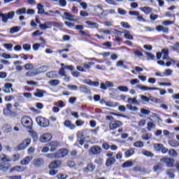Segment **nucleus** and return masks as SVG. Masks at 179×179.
I'll return each instance as SVG.
<instances>
[{"mask_svg": "<svg viewBox=\"0 0 179 179\" xmlns=\"http://www.w3.org/2000/svg\"><path fill=\"white\" fill-rule=\"evenodd\" d=\"M100 10L101 13H96V16H107L108 15H114L115 14V10L111 9L110 10H104L103 9V6L101 5L96 6L94 7V10Z\"/></svg>", "mask_w": 179, "mask_h": 179, "instance_id": "f257e3e1", "label": "nucleus"}, {"mask_svg": "<svg viewBox=\"0 0 179 179\" xmlns=\"http://www.w3.org/2000/svg\"><path fill=\"white\" fill-rule=\"evenodd\" d=\"M0 17H1V22L3 23H6L8 20H12L15 17V11H10L6 13L0 12Z\"/></svg>", "mask_w": 179, "mask_h": 179, "instance_id": "f03ea898", "label": "nucleus"}, {"mask_svg": "<svg viewBox=\"0 0 179 179\" xmlns=\"http://www.w3.org/2000/svg\"><path fill=\"white\" fill-rule=\"evenodd\" d=\"M21 124L28 129H31L33 127V120L29 116H24L21 119Z\"/></svg>", "mask_w": 179, "mask_h": 179, "instance_id": "7ed1b4c3", "label": "nucleus"}, {"mask_svg": "<svg viewBox=\"0 0 179 179\" xmlns=\"http://www.w3.org/2000/svg\"><path fill=\"white\" fill-rule=\"evenodd\" d=\"M6 108L3 110V114L5 117H16V113L12 111V105L11 103H8L6 105Z\"/></svg>", "mask_w": 179, "mask_h": 179, "instance_id": "20e7f679", "label": "nucleus"}, {"mask_svg": "<svg viewBox=\"0 0 179 179\" xmlns=\"http://www.w3.org/2000/svg\"><path fill=\"white\" fill-rule=\"evenodd\" d=\"M36 121L39 127H42L43 128H47V127H50V121L43 117H36Z\"/></svg>", "mask_w": 179, "mask_h": 179, "instance_id": "39448f33", "label": "nucleus"}, {"mask_svg": "<svg viewBox=\"0 0 179 179\" xmlns=\"http://www.w3.org/2000/svg\"><path fill=\"white\" fill-rule=\"evenodd\" d=\"M102 149L99 145H94L92 146L89 150V155L90 156H97V155H100L102 152Z\"/></svg>", "mask_w": 179, "mask_h": 179, "instance_id": "423d86ee", "label": "nucleus"}, {"mask_svg": "<svg viewBox=\"0 0 179 179\" xmlns=\"http://www.w3.org/2000/svg\"><path fill=\"white\" fill-rule=\"evenodd\" d=\"M77 138L79 139H87L90 138V131L89 129L78 131Z\"/></svg>", "mask_w": 179, "mask_h": 179, "instance_id": "0eeeda50", "label": "nucleus"}, {"mask_svg": "<svg viewBox=\"0 0 179 179\" xmlns=\"http://www.w3.org/2000/svg\"><path fill=\"white\" fill-rule=\"evenodd\" d=\"M31 143V140L30 138H27L22 141L18 146L17 150H24L25 148H27Z\"/></svg>", "mask_w": 179, "mask_h": 179, "instance_id": "6e6552de", "label": "nucleus"}, {"mask_svg": "<svg viewBox=\"0 0 179 179\" xmlns=\"http://www.w3.org/2000/svg\"><path fill=\"white\" fill-rule=\"evenodd\" d=\"M122 125V122L118 120H113L109 123V129L111 131H115L117 128H120Z\"/></svg>", "mask_w": 179, "mask_h": 179, "instance_id": "1a4fd4ad", "label": "nucleus"}, {"mask_svg": "<svg viewBox=\"0 0 179 179\" xmlns=\"http://www.w3.org/2000/svg\"><path fill=\"white\" fill-rule=\"evenodd\" d=\"M55 153L57 159H62V157L68 155V150L66 149H60Z\"/></svg>", "mask_w": 179, "mask_h": 179, "instance_id": "9d476101", "label": "nucleus"}, {"mask_svg": "<svg viewBox=\"0 0 179 179\" xmlns=\"http://www.w3.org/2000/svg\"><path fill=\"white\" fill-rule=\"evenodd\" d=\"M160 162L165 163L167 167H173L174 166V159L173 158H161Z\"/></svg>", "mask_w": 179, "mask_h": 179, "instance_id": "9b49d317", "label": "nucleus"}, {"mask_svg": "<svg viewBox=\"0 0 179 179\" xmlns=\"http://www.w3.org/2000/svg\"><path fill=\"white\" fill-rule=\"evenodd\" d=\"M51 139H52V136L51 135V134L48 133L43 134L40 137V141L43 143H45V142H49V141H51Z\"/></svg>", "mask_w": 179, "mask_h": 179, "instance_id": "f8f14e48", "label": "nucleus"}, {"mask_svg": "<svg viewBox=\"0 0 179 179\" xmlns=\"http://www.w3.org/2000/svg\"><path fill=\"white\" fill-rule=\"evenodd\" d=\"M64 17L65 20H69L70 22H78V19L73 18L75 17V15L68 13L65 12L64 13Z\"/></svg>", "mask_w": 179, "mask_h": 179, "instance_id": "ddd939ff", "label": "nucleus"}, {"mask_svg": "<svg viewBox=\"0 0 179 179\" xmlns=\"http://www.w3.org/2000/svg\"><path fill=\"white\" fill-rule=\"evenodd\" d=\"M62 164V162L61 160H55L49 164V169H58L61 167Z\"/></svg>", "mask_w": 179, "mask_h": 179, "instance_id": "4468645a", "label": "nucleus"}, {"mask_svg": "<svg viewBox=\"0 0 179 179\" xmlns=\"http://www.w3.org/2000/svg\"><path fill=\"white\" fill-rule=\"evenodd\" d=\"M58 142L57 141H52L51 143H49L47 146H48L50 149V152H55L57 150V148H58Z\"/></svg>", "mask_w": 179, "mask_h": 179, "instance_id": "2eb2a0df", "label": "nucleus"}, {"mask_svg": "<svg viewBox=\"0 0 179 179\" xmlns=\"http://www.w3.org/2000/svg\"><path fill=\"white\" fill-rule=\"evenodd\" d=\"M10 169V164L1 162L0 163V171H3V173H6L8 170Z\"/></svg>", "mask_w": 179, "mask_h": 179, "instance_id": "dca6fc26", "label": "nucleus"}, {"mask_svg": "<svg viewBox=\"0 0 179 179\" xmlns=\"http://www.w3.org/2000/svg\"><path fill=\"white\" fill-rule=\"evenodd\" d=\"M33 164L35 167H41L44 164V159L43 158H36L34 159Z\"/></svg>", "mask_w": 179, "mask_h": 179, "instance_id": "f3484780", "label": "nucleus"}, {"mask_svg": "<svg viewBox=\"0 0 179 179\" xmlns=\"http://www.w3.org/2000/svg\"><path fill=\"white\" fill-rule=\"evenodd\" d=\"M39 27L41 30H47L52 27V22H45L44 24H41Z\"/></svg>", "mask_w": 179, "mask_h": 179, "instance_id": "a211bd4d", "label": "nucleus"}, {"mask_svg": "<svg viewBox=\"0 0 179 179\" xmlns=\"http://www.w3.org/2000/svg\"><path fill=\"white\" fill-rule=\"evenodd\" d=\"M155 30L160 32L162 31V33H164L165 34H167L169 33V27H164L163 25H158L155 27Z\"/></svg>", "mask_w": 179, "mask_h": 179, "instance_id": "6ab92c4d", "label": "nucleus"}, {"mask_svg": "<svg viewBox=\"0 0 179 179\" xmlns=\"http://www.w3.org/2000/svg\"><path fill=\"white\" fill-rule=\"evenodd\" d=\"M0 160L1 163H10V162H12V158L5 154H2L0 155Z\"/></svg>", "mask_w": 179, "mask_h": 179, "instance_id": "aec40b11", "label": "nucleus"}, {"mask_svg": "<svg viewBox=\"0 0 179 179\" xmlns=\"http://www.w3.org/2000/svg\"><path fill=\"white\" fill-rule=\"evenodd\" d=\"M12 87H13V85H12V83H6L4 85V89H3V92H4V93L9 94L10 93V90L11 92H13V89H12Z\"/></svg>", "mask_w": 179, "mask_h": 179, "instance_id": "412c9836", "label": "nucleus"}, {"mask_svg": "<svg viewBox=\"0 0 179 179\" xmlns=\"http://www.w3.org/2000/svg\"><path fill=\"white\" fill-rule=\"evenodd\" d=\"M22 171H24V169L20 166H15L10 169V173H22Z\"/></svg>", "mask_w": 179, "mask_h": 179, "instance_id": "4be33fe9", "label": "nucleus"}, {"mask_svg": "<svg viewBox=\"0 0 179 179\" xmlns=\"http://www.w3.org/2000/svg\"><path fill=\"white\" fill-rule=\"evenodd\" d=\"M64 127H66V128H69V129H71V130H73V129H75V128H76V125H75V124L72 123V122L71 120H66L64 122Z\"/></svg>", "mask_w": 179, "mask_h": 179, "instance_id": "5701e85b", "label": "nucleus"}, {"mask_svg": "<svg viewBox=\"0 0 179 179\" xmlns=\"http://www.w3.org/2000/svg\"><path fill=\"white\" fill-rule=\"evenodd\" d=\"M84 83L89 85V86H93L94 87H99L100 86V83L97 81H92L90 80H85Z\"/></svg>", "mask_w": 179, "mask_h": 179, "instance_id": "b1692460", "label": "nucleus"}, {"mask_svg": "<svg viewBox=\"0 0 179 179\" xmlns=\"http://www.w3.org/2000/svg\"><path fill=\"white\" fill-rule=\"evenodd\" d=\"M136 89H139L140 90H142L143 92H148V90H154L155 87H148L146 85H137L136 86Z\"/></svg>", "mask_w": 179, "mask_h": 179, "instance_id": "393cba45", "label": "nucleus"}, {"mask_svg": "<svg viewBox=\"0 0 179 179\" xmlns=\"http://www.w3.org/2000/svg\"><path fill=\"white\" fill-rule=\"evenodd\" d=\"M31 160H33V157H26L25 158L20 161V164L22 166H27V164H29L30 162H31Z\"/></svg>", "mask_w": 179, "mask_h": 179, "instance_id": "a878e982", "label": "nucleus"}, {"mask_svg": "<svg viewBox=\"0 0 179 179\" xmlns=\"http://www.w3.org/2000/svg\"><path fill=\"white\" fill-rule=\"evenodd\" d=\"M50 67H48V66H42L41 67H38L36 69V72L38 73V75H40L41 73H44L45 72H47V71H49Z\"/></svg>", "mask_w": 179, "mask_h": 179, "instance_id": "bb28decb", "label": "nucleus"}, {"mask_svg": "<svg viewBox=\"0 0 179 179\" xmlns=\"http://www.w3.org/2000/svg\"><path fill=\"white\" fill-rule=\"evenodd\" d=\"M94 169H96V166L93 164H89L87 166V168L84 169L85 173H92V171H94Z\"/></svg>", "mask_w": 179, "mask_h": 179, "instance_id": "cd10ccee", "label": "nucleus"}, {"mask_svg": "<svg viewBox=\"0 0 179 179\" xmlns=\"http://www.w3.org/2000/svg\"><path fill=\"white\" fill-rule=\"evenodd\" d=\"M162 54L163 55L162 59L170 60V57H169V49L164 48L162 50Z\"/></svg>", "mask_w": 179, "mask_h": 179, "instance_id": "c85d7f7f", "label": "nucleus"}, {"mask_svg": "<svg viewBox=\"0 0 179 179\" xmlns=\"http://www.w3.org/2000/svg\"><path fill=\"white\" fill-rule=\"evenodd\" d=\"M115 162H116L115 157L109 158V159H106V166L107 167H110V166H113V164H114V163H115Z\"/></svg>", "mask_w": 179, "mask_h": 179, "instance_id": "c756f323", "label": "nucleus"}, {"mask_svg": "<svg viewBox=\"0 0 179 179\" xmlns=\"http://www.w3.org/2000/svg\"><path fill=\"white\" fill-rule=\"evenodd\" d=\"M79 90L80 91L81 93H85V94H90V90L87 89L85 85H81L79 87Z\"/></svg>", "mask_w": 179, "mask_h": 179, "instance_id": "7c9ffc66", "label": "nucleus"}, {"mask_svg": "<svg viewBox=\"0 0 179 179\" xmlns=\"http://www.w3.org/2000/svg\"><path fill=\"white\" fill-rule=\"evenodd\" d=\"M128 103H129V104H134L136 106H139V101H138V100L136 99V97H134L132 98H129L127 99Z\"/></svg>", "mask_w": 179, "mask_h": 179, "instance_id": "2f4dec72", "label": "nucleus"}, {"mask_svg": "<svg viewBox=\"0 0 179 179\" xmlns=\"http://www.w3.org/2000/svg\"><path fill=\"white\" fill-rule=\"evenodd\" d=\"M85 23H86V24L90 26L91 27V29H97L99 27V24L96 22L87 21Z\"/></svg>", "mask_w": 179, "mask_h": 179, "instance_id": "473e14b6", "label": "nucleus"}, {"mask_svg": "<svg viewBox=\"0 0 179 179\" xmlns=\"http://www.w3.org/2000/svg\"><path fill=\"white\" fill-rule=\"evenodd\" d=\"M21 27H14L10 29V34H15L16 33H19L20 31Z\"/></svg>", "mask_w": 179, "mask_h": 179, "instance_id": "72a5a7b5", "label": "nucleus"}, {"mask_svg": "<svg viewBox=\"0 0 179 179\" xmlns=\"http://www.w3.org/2000/svg\"><path fill=\"white\" fill-rule=\"evenodd\" d=\"M140 10H142V12H143V13H145V15H149V13H150V12H152V8L141 7V8H140Z\"/></svg>", "mask_w": 179, "mask_h": 179, "instance_id": "f704fd0d", "label": "nucleus"}, {"mask_svg": "<svg viewBox=\"0 0 179 179\" xmlns=\"http://www.w3.org/2000/svg\"><path fill=\"white\" fill-rule=\"evenodd\" d=\"M46 76L49 78L50 79H54V78H57L58 75L57 74V72L55 71H50L46 73Z\"/></svg>", "mask_w": 179, "mask_h": 179, "instance_id": "c9c22d12", "label": "nucleus"}, {"mask_svg": "<svg viewBox=\"0 0 179 179\" xmlns=\"http://www.w3.org/2000/svg\"><path fill=\"white\" fill-rule=\"evenodd\" d=\"M155 128H156V124L154 122H149L147 124V129L149 132H150L152 129H155Z\"/></svg>", "mask_w": 179, "mask_h": 179, "instance_id": "e433bc0d", "label": "nucleus"}, {"mask_svg": "<svg viewBox=\"0 0 179 179\" xmlns=\"http://www.w3.org/2000/svg\"><path fill=\"white\" fill-rule=\"evenodd\" d=\"M37 9H38V15H43L44 14V6L41 3H38L37 5Z\"/></svg>", "mask_w": 179, "mask_h": 179, "instance_id": "4c0bfd02", "label": "nucleus"}, {"mask_svg": "<svg viewBox=\"0 0 179 179\" xmlns=\"http://www.w3.org/2000/svg\"><path fill=\"white\" fill-rule=\"evenodd\" d=\"M142 155H143V156H146L147 157H153V156H155L152 152L145 150H142Z\"/></svg>", "mask_w": 179, "mask_h": 179, "instance_id": "58836bf2", "label": "nucleus"}, {"mask_svg": "<svg viewBox=\"0 0 179 179\" xmlns=\"http://www.w3.org/2000/svg\"><path fill=\"white\" fill-rule=\"evenodd\" d=\"M162 169H163V165H162L160 163H158L154 166L153 171H155V173H157V171H160Z\"/></svg>", "mask_w": 179, "mask_h": 179, "instance_id": "ea45409f", "label": "nucleus"}, {"mask_svg": "<svg viewBox=\"0 0 179 179\" xmlns=\"http://www.w3.org/2000/svg\"><path fill=\"white\" fill-rule=\"evenodd\" d=\"M16 15H26L27 13V9L26 8H22L20 9H17L15 12Z\"/></svg>", "mask_w": 179, "mask_h": 179, "instance_id": "a19ab883", "label": "nucleus"}, {"mask_svg": "<svg viewBox=\"0 0 179 179\" xmlns=\"http://www.w3.org/2000/svg\"><path fill=\"white\" fill-rule=\"evenodd\" d=\"M61 81H59V80H51L49 81V85L50 86H58L59 85H60Z\"/></svg>", "mask_w": 179, "mask_h": 179, "instance_id": "79ce46f5", "label": "nucleus"}, {"mask_svg": "<svg viewBox=\"0 0 179 179\" xmlns=\"http://www.w3.org/2000/svg\"><path fill=\"white\" fill-rule=\"evenodd\" d=\"M132 166H134V163L131 161H127L122 165V167L127 169L128 167H132Z\"/></svg>", "mask_w": 179, "mask_h": 179, "instance_id": "37998d69", "label": "nucleus"}, {"mask_svg": "<svg viewBox=\"0 0 179 179\" xmlns=\"http://www.w3.org/2000/svg\"><path fill=\"white\" fill-rule=\"evenodd\" d=\"M169 145H170V146L172 148H177V146H179V143L177 141L171 140L169 141Z\"/></svg>", "mask_w": 179, "mask_h": 179, "instance_id": "c03bdc74", "label": "nucleus"}, {"mask_svg": "<svg viewBox=\"0 0 179 179\" xmlns=\"http://www.w3.org/2000/svg\"><path fill=\"white\" fill-rule=\"evenodd\" d=\"M116 66H117V67H122L123 69H128V66H125L124 64V61H122V60L117 62Z\"/></svg>", "mask_w": 179, "mask_h": 179, "instance_id": "a18cd8bd", "label": "nucleus"}, {"mask_svg": "<svg viewBox=\"0 0 179 179\" xmlns=\"http://www.w3.org/2000/svg\"><path fill=\"white\" fill-rule=\"evenodd\" d=\"M37 75H38L37 71H28L26 73L25 76L27 78H32L33 76H37Z\"/></svg>", "mask_w": 179, "mask_h": 179, "instance_id": "49530a36", "label": "nucleus"}, {"mask_svg": "<svg viewBox=\"0 0 179 179\" xmlns=\"http://www.w3.org/2000/svg\"><path fill=\"white\" fill-rule=\"evenodd\" d=\"M34 96H35V97H44V91L38 90V92H35Z\"/></svg>", "mask_w": 179, "mask_h": 179, "instance_id": "de8ad7c7", "label": "nucleus"}, {"mask_svg": "<svg viewBox=\"0 0 179 179\" xmlns=\"http://www.w3.org/2000/svg\"><path fill=\"white\" fill-rule=\"evenodd\" d=\"M134 153H135V151L131 149L124 152V156L125 157H131V156H132Z\"/></svg>", "mask_w": 179, "mask_h": 179, "instance_id": "09e8293b", "label": "nucleus"}, {"mask_svg": "<svg viewBox=\"0 0 179 179\" xmlns=\"http://www.w3.org/2000/svg\"><path fill=\"white\" fill-rule=\"evenodd\" d=\"M124 33V37L127 40H134V36L131 35V32H129V31H125Z\"/></svg>", "mask_w": 179, "mask_h": 179, "instance_id": "8fccbe9b", "label": "nucleus"}, {"mask_svg": "<svg viewBox=\"0 0 179 179\" xmlns=\"http://www.w3.org/2000/svg\"><path fill=\"white\" fill-rule=\"evenodd\" d=\"M117 90H120V92H123L124 93H127L129 92L128 87L127 86H119L117 87Z\"/></svg>", "mask_w": 179, "mask_h": 179, "instance_id": "3c124183", "label": "nucleus"}, {"mask_svg": "<svg viewBox=\"0 0 179 179\" xmlns=\"http://www.w3.org/2000/svg\"><path fill=\"white\" fill-rule=\"evenodd\" d=\"M142 139L144 141H149V139H152V134H144L141 136Z\"/></svg>", "mask_w": 179, "mask_h": 179, "instance_id": "603ef678", "label": "nucleus"}, {"mask_svg": "<svg viewBox=\"0 0 179 179\" xmlns=\"http://www.w3.org/2000/svg\"><path fill=\"white\" fill-rule=\"evenodd\" d=\"M24 68L27 70V71H31V69H34V66L33 65V64L31 63H28L26 64L24 66Z\"/></svg>", "mask_w": 179, "mask_h": 179, "instance_id": "864d4df0", "label": "nucleus"}, {"mask_svg": "<svg viewBox=\"0 0 179 179\" xmlns=\"http://www.w3.org/2000/svg\"><path fill=\"white\" fill-rule=\"evenodd\" d=\"M169 155L171 157H177V156H178V153L175 150H170L169 151Z\"/></svg>", "mask_w": 179, "mask_h": 179, "instance_id": "5fc2aeb1", "label": "nucleus"}, {"mask_svg": "<svg viewBox=\"0 0 179 179\" xmlns=\"http://www.w3.org/2000/svg\"><path fill=\"white\" fill-rule=\"evenodd\" d=\"M93 65H94V62H89L87 64H84L83 66L85 68V69H90Z\"/></svg>", "mask_w": 179, "mask_h": 179, "instance_id": "6e6d98bb", "label": "nucleus"}, {"mask_svg": "<svg viewBox=\"0 0 179 179\" xmlns=\"http://www.w3.org/2000/svg\"><path fill=\"white\" fill-rule=\"evenodd\" d=\"M143 146H144V143L142 141H137L134 143V148H143Z\"/></svg>", "mask_w": 179, "mask_h": 179, "instance_id": "4d7b16f0", "label": "nucleus"}, {"mask_svg": "<svg viewBox=\"0 0 179 179\" xmlns=\"http://www.w3.org/2000/svg\"><path fill=\"white\" fill-rule=\"evenodd\" d=\"M3 129L4 131V132H10V131H12V127L9 124H5L3 127Z\"/></svg>", "mask_w": 179, "mask_h": 179, "instance_id": "13d9d810", "label": "nucleus"}, {"mask_svg": "<svg viewBox=\"0 0 179 179\" xmlns=\"http://www.w3.org/2000/svg\"><path fill=\"white\" fill-rule=\"evenodd\" d=\"M65 67H62L59 71V75L60 76H64L66 78V73L65 72Z\"/></svg>", "mask_w": 179, "mask_h": 179, "instance_id": "bf43d9fd", "label": "nucleus"}, {"mask_svg": "<svg viewBox=\"0 0 179 179\" xmlns=\"http://www.w3.org/2000/svg\"><path fill=\"white\" fill-rule=\"evenodd\" d=\"M4 48H6L8 51H12V48H13V44L12 43H5L3 44Z\"/></svg>", "mask_w": 179, "mask_h": 179, "instance_id": "052dcab7", "label": "nucleus"}, {"mask_svg": "<svg viewBox=\"0 0 179 179\" xmlns=\"http://www.w3.org/2000/svg\"><path fill=\"white\" fill-rule=\"evenodd\" d=\"M127 108L130 110V111H138L139 108L136 106H132L131 104L127 105Z\"/></svg>", "mask_w": 179, "mask_h": 179, "instance_id": "680f3d73", "label": "nucleus"}, {"mask_svg": "<svg viewBox=\"0 0 179 179\" xmlns=\"http://www.w3.org/2000/svg\"><path fill=\"white\" fill-rule=\"evenodd\" d=\"M58 3L60 8H65L66 6V0H59Z\"/></svg>", "mask_w": 179, "mask_h": 179, "instance_id": "e2e57ef3", "label": "nucleus"}, {"mask_svg": "<svg viewBox=\"0 0 179 179\" xmlns=\"http://www.w3.org/2000/svg\"><path fill=\"white\" fill-rule=\"evenodd\" d=\"M45 157H47V159H57V155L55 152L50 153V154H46Z\"/></svg>", "mask_w": 179, "mask_h": 179, "instance_id": "0e129e2a", "label": "nucleus"}, {"mask_svg": "<svg viewBox=\"0 0 179 179\" xmlns=\"http://www.w3.org/2000/svg\"><path fill=\"white\" fill-rule=\"evenodd\" d=\"M22 48L24 50V51H30L31 50V45L26 43L22 45Z\"/></svg>", "mask_w": 179, "mask_h": 179, "instance_id": "69168bd1", "label": "nucleus"}, {"mask_svg": "<svg viewBox=\"0 0 179 179\" xmlns=\"http://www.w3.org/2000/svg\"><path fill=\"white\" fill-rule=\"evenodd\" d=\"M166 174L169 178H174V173L173 172V169H169L167 171Z\"/></svg>", "mask_w": 179, "mask_h": 179, "instance_id": "338daca9", "label": "nucleus"}, {"mask_svg": "<svg viewBox=\"0 0 179 179\" xmlns=\"http://www.w3.org/2000/svg\"><path fill=\"white\" fill-rule=\"evenodd\" d=\"M58 179H66L68 178V175L64 173H59L57 175Z\"/></svg>", "mask_w": 179, "mask_h": 179, "instance_id": "774afa93", "label": "nucleus"}]
</instances>
